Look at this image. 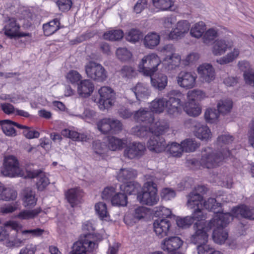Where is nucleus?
Instances as JSON below:
<instances>
[{
	"label": "nucleus",
	"mask_w": 254,
	"mask_h": 254,
	"mask_svg": "<svg viewBox=\"0 0 254 254\" xmlns=\"http://www.w3.org/2000/svg\"><path fill=\"white\" fill-rule=\"evenodd\" d=\"M85 70L87 76L97 82H103L107 77V71L100 64L94 61H90L85 65Z\"/></svg>",
	"instance_id": "39448f33"
},
{
	"label": "nucleus",
	"mask_w": 254,
	"mask_h": 254,
	"mask_svg": "<svg viewBox=\"0 0 254 254\" xmlns=\"http://www.w3.org/2000/svg\"><path fill=\"white\" fill-rule=\"evenodd\" d=\"M108 147L112 151L122 149L125 144L123 140L114 136H109L108 137Z\"/></svg>",
	"instance_id": "ea45409f"
},
{
	"label": "nucleus",
	"mask_w": 254,
	"mask_h": 254,
	"mask_svg": "<svg viewBox=\"0 0 254 254\" xmlns=\"http://www.w3.org/2000/svg\"><path fill=\"white\" fill-rule=\"evenodd\" d=\"M116 55L119 59L122 61H126L131 57V53L125 48H119L116 51Z\"/></svg>",
	"instance_id": "69168bd1"
},
{
	"label": "nucleus",
	"mask_w": 254,
	"mask_h": 254,
	"mask_svg": "<svg viewBox=\"0 0 254 254\" xmlns=\"http://www.w3.org/2000/svg\"><path fill=\"white\" fill-rule=\"evenodd\" d=\"M212 238L216 243L222 244L227 240L228 234L223 229H214Z\"/></svg>",
	"instance_id": "09e8293b"
},
{
	"label": "nucleus",
	"mask_w": 254,
	"mask_h": 254,
	"mask_svg": "<svg viewBox=\"0 0 254 254\" xmlns=\"http://www.w3.org/2000/svg\"><path fill=\"white\" fill-rule=\"evenodd\" d=\"M95 209L99 217L102 219L109 216L107 205L104 202H100L96 203Z\"/></svg>",
	"instance_id": "bf43d9fd"
},
{
	"label": "nucleus",
	"mask_w": 254,
	"mask_h": 254,
	"mask_svg": "<svg viewBox=\"0 0 254 254\" xmlns=\"http://www.w3.org/2000/svg\"><path fill=\"white\" fill-rule=\"evenodd\" d=\"M239 53L240 52L238 49H234L232 52L228 53L225 56L217 60V62L220 64H227L236 59L238 57Z\"/></svg>",
	"instance_id": "49530a36"
},
{
	"label": "nucleus",
	"mask_w": 254,
	"mask_h": 254,
	"mask_svg": "<svg viewBox=\"0 0 254 254\" xmlns=\"http://www.w3.org/2000/svg\"><path fill=\"white\" fill-rule=\"evenodd\" d=\"M206 29L205 24L202 21L194 24L190 30V34L196 38L201 37Z\"/></svg>",
	"instance_id": "a19ab883"
},
{
	"label": "nucleus",
	"mask_w": 254,
	"mask_h": 254,
	"mask_svg": "<svg viewBox=\"0 0 254 254\" xmlns=\"http://www.w3.org/2000/svg\"><path fill=\"white\" fill-rule=\"evenodd\" d=\"M187 96L188 100L196 102L204 99L206 97L205 94L200 90L189 91Z\"/></svg>",
	"instance_id": "603ef678"
},
{
	"label": "nucleus",
	"mask_w": 254,
	"mask_h": 254,
	"mask_svg": "<svg viewBox=\"0 0 254 254\" xmlns=\"http://www.w3.org/2000/svg\"><path fill=\"white\" fill-rule=\"evenodd\" d=\"M150 127L152 134L162 136L168 131L169 125L166 121L159 120L155 122L153 121L151 124Z\"/></svg>",
	"instance_id": "393cba45"
},
{
	"label": "nucleus",
	"mask_w": 254,
	"mask_h": 254,
	"mask_svg": "<svg viewBox=\"0 0 254 254\" xmlns=\"http://www.w3.org/2000/svg\"><path fill=\"white\" fill-rule=\"evenodd\" d=\"M59 24L60 22L57 19L44 24L43 26L44 34L46 36H50L54 34L59 29Z\"/></svg>",
	"instance_id": "58836bf2"
},
{
	"label": "nucleus",
	"mask_w": 254,
	"mask_h": 254,
	"mask_svg": "<svg viewBox=\"0 0 254 254\" xmlns=\"http://www.w3.org/2000/svg\"><path fill=\"white\" fill-rule=\"evenodd\" d=\"M41 208L38 207L33 210H23L15 215V217L20 220H29L34 218L42 212Z\"/></svg>",
	"instance_id": "c756f323"
},
{
	"label": "nucleus",
	"mask_w": 254,
	"mask_h": 254,
	"mask_svg": "<svg viewBox=\"0 0 254 254\" xmlns=\"http://www.w3.org/2000/svg\"><path fill=\"white\" fill-rule=\"evenodd\" d=\"M136 176V171L132 169H121L118 175V179L119 181L125 182L134 178Z\"/></svg>",
	"instance_id": "c9c22d12"
},
{
	"label": "nucleus",
	"mask_w": 254,
	"mask_h": 254,
	"mask_svg": "<svg viewBox=\"0 0 254 254\" xmlns=\"http://www.w3.org/2000/svg\"><path fill=\"white\" fill-rule=\"evenodd\" d=\"M197 72L202 82L210 83L215 79V70L210 64H204L199 65Z\"/></svg>",
	"instance_id": "2eb2a0df"
},
{
	"label": "nucleus",
	"mask_w": 254,
	"mask_h": 254,
	"mask_svg": "<svg viewBox=\"0 0 254 254\" xmlns=\"http://www.w3.org/2000/svg\"><path fill=\"white\" fill-rule=\"evenodd\" d=\"M176 223L180 228H188L193 223V218L190 216L184 218L178 217L176 220Z\"/></svg>",
	"instance_id": "0e129e2a"
},
{
	"label": "nucleus",
	"mask_w": 254,
	"mask_h": 254,
	"mask_svg": "<svg viewBox=\"0 0 254 254\" xmlns=\"http://www.w3.org/2000/svg\"><path fill=\"white\" fill-rule=\"evenodd\" d=\"M61 134L62 135L70 138L75 141H86L87 137L84 134H80L78 132L69 130L68 129H63Z\"/></svg>",
	"instance_id": "f704fd0d"
},
{
	"label": "nucleus",
	"mask_w": 254,
	"mask_h": 254,
	"mask_svg": "<svg viewBox=\"0 0 254 254\" xmlns=\"http://www.w3.org/2000/svg\"><path fill=\"white\" fill-rule=\"evenodd\" d=\"M20 203L18 201H15L1 207L0 212L3 214L11 213L18 210H20Z\"/></svg>",
	"instance_id": "6e6d98bb"
},
{
	"label": "nucleus",
	"mask_w": 254,
	"mask_h": 254,
	"mask_svg": "<svg viewBox=\"0 0 254 254\" xmlns=\"http://www.w3.org/2000/svg\"><path fill=\"white\" fill-rule=\"evenodd\" d=\"M136 99L139 101H141L147 98L149 96L148 89L142 83H138L136 86L132 89Z\"/></svg>",
	"instance_id": "473e14b6"
},
{
	"label": "nucleus",
	"mask_w": 254,
	"mask_h": 254,
	"mask_svg": "<svg viewBox=\"0 0 254 254\" xmlns=\"http://www.w3.org/2000/svg\"><path fill=\"white\" fill-rule=\"evenodd\" d=\"M66 78L72 84H78V82L81 81L82 76L77 71L71 70L67 73Z\"/></svg>",
	"instance_id": "680f3d73"
},
{
	"label": "nucleus",
	"mask_w": 254,
	"mask_h": 254,
	"mask_svg": "<svg viewBox=\"0 0 254 254\" xmlns=\"http://www.w3.org/2000/svg\"><path fill=\"white\" fill-rule=\"evenodd\" d=\"M102 237L99 234L87 233L81 235L79 240L74 243L72 250L68 254H88L98 248Z\"/></svg>",
	"instance_id": "f257e3e1"
},
{
	"label": "nucleus",
	"mask_w": 254,
	"mask_h": 254,
	"mask_svg": "<svg viewBox=\"0 0 254 254\" xmlns=\"http://www.w3.org/2000/svg\"><path fill=\"white\" fill-rule=\"evenodd\" d=\"M183 94L180 91L173 90L170 93L168 100H165V107L167 113L171 115L178 114L181 109V100Z\"/></svg>",
	"instance_id": "0eeeda50"
},
{
	"label": "nucleus",
	"mask_w": 254,
	"mask_h": 254,
	"mask_svg": "<svg viewBox=\"0 0 254 254\" xmlns=\"http://www.w3.org/2000/svg\"><path fill=\"white\" fill-rule=\"evenodd\" d=\"M134 119L138 122H142L150 126L154 120V117L153 113L150 111L140 109L135 112Z\"/></svg>",
	"instance_id": "b1692460"
},
{
	"label": "nucleus",
	"mask_w": 254,
	"mask_h": 254,
	"mask_svg": "<svg viewBox=\"0 0 254 254\" xmlns=\"http://www.w3.org/2000/svg\"><path fill=\"white\" fill-rule=\"evenodd\" d=\"M192 127L194 134L201 140H207L211 137V133L207 126L196 120L191 121Z\"/></svg>",
	"instance_id": "f3484780"
},
{
	"label": "nucleus",
	"mask_w": 254,
	"mask_h": 254,
	"mask_svg": "<svg viewBox=\"0 0 254 254\" xmlns=\"http://www.w3.org/2000/svg\"><path fill=\"white\" fill-rule=\"evenodd\" d=\"M181 58L178 54H172L166 56L164 59L165 64L168 70L176 69L180 66Z\"/></svg>",
	"instance_id": "bb28decb"
},
{
	"label": "nucleus",
	"mask_w": 254,
	"mask_h": 254,
	"mask_svg": "<svg viewBox=\"0 0 254 254\" xmlns=\"http://www.w3.org/2000/svg\"><path fill=\"white\" fill-rule=\"evenodd\" d=\"M110 121L111 133L116 134L122 130L123 125L119 120L110 118Z\"/></svg>",
	"instance_id": "774afa93"
},
{
	"label": "nucleus",
	"mask_w": 254,
	"mask_h": 254,
	"mask_svg": "<svg viewBox=\"0 0 254 254\" xmlns=\"http://www.w3.org/2000/svg\"><path fill=\"white\" fill-rule=\"evenodd\" d=\"M219 117L218 111L215 109H208L204 114V118L207 122L215 123Z\"/></svg>",
	"instance_id": "13d9d810"
},
{
	"label": "nucleus",
	"mask_w": 254,
	"mask_h": 254,
	"mask_svg": "<svg viewBox=\"0 0 254 254\" xmlns=\"http://www.w3.org/2000/svg\"><path fill=\"white\" fill-rule=\"evenodd\" d=\"M183 243V241L179 237H171L162 241L161 247L164 251L168 253L173 252L179 249Z\"/></svg>",
	"instance_id": "aec40b11"
},
{
	"label": "nucleus",
	"mask_w": 254,
	"mask_h": 254,
	"mask_svg": "<svg viewBox=\"0 0 254 254\" xmlns=\"http://www.w3.org/2000/svg\"><path fill=\"white\" fill-rule=\"evenodd\" d=\"M79 193L80 190L77 189H71L66 192V198L72 207L76 204Z\"/></svg>",
	"instance_id": "de8ad7c7"
},
{
	"label": "nucleus",
	"mask_w": 254,
	"mask_h": 254,
	"mask_svg": "<svg viewBox=\"0 0 254 254\" xmlns=\"http://www.w3.org/2000/svg\"><path fill=\"white\" fill-rule=\"evenodd\" d=\"M17 158L13 155L5 156L0 173L4 176L14 177L21 174Z\"/></svg>",
	"instance_id": "423d86ee"
},
{
	"label": "nucleus",
	"mask_w": 254,
	"mask_h": 254,
	"mask_svg": "<svg viewBox=\"0 0 254 254\" xmlns=\"http://www.w3.org/2000/svg\"><path fill=\"white\" fill-rule=\"evenodd\" d=\"M20 26L17 23L16 19L14 17H8L5 21V24L4 26L5 35L8 37L12 39L16 37H31V34L26 32H20Z\"/></svg>",
	"instance_id": "6e6552de"
},
{
	"label": "nucleus",
	"mask_w": 254,
	"mask_h": 254,
	"mask_svg": "<svg viewBox=\"0 0 254 254\" xmlns=\"http://www.w3.org/2000/svg\"><path fill=\"white\" fill-rule=\"evenodd\" d=\"M110 118H104L99 121L97 124V128L102 133H110L111 125H110Z\"/></svg>",
	"instance_id": "3c124183"
},
{
	"label": "nucleus",
	"mask_w": 254,
	"mask_h": 254,
	"mask_svg": "<svg viewBox=\"0 0 254 254\" xmlns=\"http://www.w3.org/2000/svg\"><path fill=\"white\" fill-rule=\"evenodd\" d=\"M160 36L156 33L147 34L143 39V44L146 48L153 49L160 42Z\"/></svg>",
	"instance_id": "7c9ffc66"
},
{
	"label": "nucleus",
	"mask_w": 254,
	"mask_h": 254,
	"mask_svg": "<svg viewBox=\"0 0 254 254\" xmlns=\"http://www.w3.org/2000/svg\"><path fill=\"white\" fill-rule=\"evenodd\" d=\"M233 107V102L230 99L220 100L217 104V111L219 113L226 115L231 112Z\"/></svg>",
	"instance_id": "79ce46f5"
},
{
	"label": "nucleus",
	"mask_w": 254,
	"mask_h": 254,
	"mask_svg": "<svg viewBox=\"0 0 254 254\" xmlns=\"http://www.w3.org/2000/svg\"><path fill=\"white\" fill-rule=\"evenodd\" d=\"M0 126L3 133L7 136L16 135V131L13 127L12 121L9 120L0 121Z\"/></svg>",
	"instance_id": "e433bc0d"
},
{
	"label": "nucleus",
	"mask_w": 254,
	"mask_h": 254,
	"mask_svg": "<svg viewBox=\"0 0 254 254\" xmlns=\"http://www.w3.org/2000/svg\"><path fill=\"white\" fill-rule=\"evenodd\" d=\"M165 107V100L157 99L153 100L150 104V109L152 113H162Z\"/></svg>",
	"instance_id": "a18cd8bd"
},
{
	"label": "nucleus",
	"mask_w": 254,
	"mask_h": 254,
	"mask_svg": "<svg viewBox=\"0 0 254 254\" xmlns=\"http://www.w3.org/2000/svg\"><path fill=\"white\" fill-rule=\"evenodd\" d=\"M231 154L230 151L226 148L223 149L221 151H214L211 148L207 147L202 152L199 163L204 168H214L221 165L224 160L230 157Z\"/></svg>",
	"instance_id": "f03ea898"
},
{
	"label": "nucleus",
	"mask_w": 254,
	"mask_h": 254,
	"mask_svg": "<svg viewBox=\"0 0 254 254\" xmlns=\"http://www.w3.org/2000/svg\"><path fill=\"white\" fill-rule=\"evenodd\" d=\"M141 34L139 30L132 29L128 32L126 38L127 41L135 43L139 41Z\"/></svg>",
	"instance_id": "338daca9"
},
{
	"label": "nucleus",
	"mask_w": 254,
	"mask_h": 254,
	"mask_svg": "<svg viewBox=\"0 0 254 254\" xmlns=\"http://www.w3.org/2000/svg\"><path fill=\"white\" fill-rule=\"evenodd\" d=\"M94 90V84L89 79L81 80L77 84V93L80 96L86 98L91 95Z\"/></svg>",
	"instance_id": "4be33fe9"
},
{
	"label": "nucleus",
	"mask_w": 254,
	"mask_h": 254,
	"mask_svg": "<svg viewBox=\"0 0 254 254\" xmlns=\"http://www.w3.org/2000/svg\"><path fill=\"white\" fill-rule=\"evenodd\" d=\"M171 225L169 219L158 218L153 223L154 231L156 235L161 238L167 235Z\"/></svg>",
	"instance_id": "6ab92c4d"
},
{
	"label": "nucleus",
	"mask_w": 254,
	"mask_h": 254,
	"mask_svg": "<svg viewBox=\"0 0 254 254\" xmlns=\"http://www.w3.org/2000/svg\"><path fill=\"white\" fill-rule=\"evenodd\" d=\"M193 228L194 233L190 237V242L195 245H202L206 243L208 241V235L206 231L209 229L208 227L205 228L202 222H196Z\"/></svg>",
	"instance_id": "1a4fd4ad"
},
{
	"label": "nucleus",
	"mask_w": 254,
	"mask_h": 254,
	"mask_svg": "<svg viewBox=\"0 0 254 254\" xmlns=\"http://www.w3.org/2000/svg\"><path fill=\"white\" fill-rule=\"evenodd\" d=\"M234 217H242L250 220H254V207L242 205L233 208L232 210Z\"/></svg>",
	"instance_id": "412c9836"
},
{
	"label": "nucleus",
	"mask_w": 254,
	"mask_h": 254,
	"mask_svg": "<svg viewBox=\"0 0 254 254\" xmlns=\"http://www.w3.org/2000/svg\"><path fill=\"white\" fill-rule=\"evenodd\" d=\"M124 36L123 32L121 30L110 31L105 33L103 37L105 39L110 41H117L121 39Z\"/></svg>",
	"instance_id": "864d4df0"
},
{
	"label": "nucleus",
	"mask_w": 254,
	"mask_h": 254,
	"mask_svg": "<svg viewBox=\"0 0 254 254\" xmlns=\"http://www.w3.org/2000/svg\"><path fill=\"white\" fill-rule=\"evenodd\" d=\"M146 149L145 144L140 142H133L129 144L124 151L125 157L133 159L142 156Z\"/></svg>",
	"instance_id": "dca6fc26"
},
{
	"label": "nucleus",
	"mask_w": 254,
	"mask_h": 254,
	"mask_svg": "<svg viewBox=\"0 0 254 254\" xmlns=\"http://www.w3.org/2000/svg\"><path fill=\"white\" fill-rule=\"evenodd\" d=\"M153 6L160 10H166L170 8L172 2L171 0H152Z\"/></svg>",
	"instance_id": "5fc2aeb1"
},
{
	"label": "nucleus",
	"mask_w": 254,
	"mask_h": 254,
	"mask_svg": "<svg viewBox=\"0 0 254 254\" xmlns=\"http://www.w3.org/2000/svg\"><path fill=\"white\" fill-rule=\"evenodd\" d=\"M17 192L9 188L4 187L0 200L10 201L14 200L17 197Z\"/></svg>",
	"instance_id": "8fccbe9b"
},
{
	"label": "nucleus",
	"mask_w": 254,
	"mask_h": 254,
	"mask_svg": "<svg viewBox=\"0 0 254 254\" xmlns=\"http://www.w3.org/2000/svg\"><path fill=\"white\" fill-rule=\"evenodd\" d=\"M196 78L195 73L183 71L177 76V82L181 87L189 89L195 86Z\"/></svg>",
	"instance_id": "f8f14e48"
},
{
	"label": "nucleus",
	"mask_w": 254,
	"mask_h": 254,
	"mask_svg": "<svg viewBox=\"0 0 254 254\" xmlns=\"http://www.w3.org/2000/svg\"><path fill=\"white\" fill-rule=\"evenodd\" d=\"M150 81L152 86L161 91L167 86L168 79L166 75L161 73L154 77L151 76Z\"/></svg>",
	"instance_id": "c85d7f7f"
},
{
	"label": "nucleus",
	"mask_w": 254,
	"mask_h": 254,
	"mask_svg": "<svg viewBox=\"0 0 254 254\" xmlns=\"http://www.w3.org/2000/svg\"><path fill=\"white\" fill-rule=\"evenodd\" d=\"M158 180L153 178L144 183L142 191L137 194V198L142 204L152 206L156 204L159 200L157 195Z\"/></svg>",
	"instance_id": "7ed1b4c3"
},
{
	"label": "nucleus",
	"mask_w": 254,
	"mask_h": 254,
	"mask_svg": "<svg viewBox=\"0 0 254 254\" xmlns=\"http://www.w3.org/2000/svg\"><path fill=\"white\" fill-rule=\"evenodd\" d=\"M190 29V24L187 20H181L178 22L175 28L169 34V38L172 40H177L184 37Z\"/></svg>",
	"instance_id": "a211bd4d"
},
{
	"label": "nucleus",
	"mask_w": 254,
	"mask_h": 254,
	"mask_svg": "<svg viewBox=\"0 0 254 254\" xmlns=\"http://www.w3.org/2000/svg\"><path fill=\"white\" fill-rule=\"evenodd\" d=\"M184 110L190 116L196 117L201 113V109L196 102L188 100L186 103Z\"/></svg>",
	"instance_id": "72a5a7b5"
},
{
	"label": "nucleus",
	"mask_w": 254,
	"mask_h": 254,
	"mask_svg": "<svg viewBox=\"0 0 254 254\" xmlns=\"http://www.w3.org/2000/svg\"><path fill=\"white\" fill-rule=\"evenodd\" d=\"M112 205L125 206L127 203V197L125 193H116L111 199Z\"/></svg>",
	"instance_id": "c03bdc74"
},
{
	"label": "nucleus",
	"mask_w": 254,
	"mask_h": 254,
	"mask_svg": "<svg viewBox=\"0 0 254 254\" xmlns=\"http://www.w3.org/2000/svg\"><path fill=\"white\" fill-rule=\"evenodd\" d=\"M169 146L162 136L153 135L147 143L148 149L154 153H160L164 151Z\"/></svg>",
	"instance_id": "4468645a"
},
{
	"label": "nucleus",
	"mask_w": 254,
	"mask_h": 254,
	"mask_svg": "<svg viewBox=\"0 0 254 254\" xmlns=\"http://www.w3.org/2000/svg\"><path fill=\"white\" fill-rule=\"evenodd\" d=\"M233 216L230 213H216L215 216L208 223L209 229L215 227L214 229H223L233 220Z\"/></svg>",
	"instance_id": "9b49d317"
},
{
	"label": "nucleus",
	"mask_w": 254,
	"mask_h": 254,
	"mask_svg": "<svg viewBox=\"0 0 254 254\" xmlns=\"http://www.w3.org/2000/svg\"><path fill=\"white\" fill-rule=\"evenodd\" d=\"M202 200V196L194 191L190 192L188 196L187 205L190 209H194L195 207H199V205Z\"/></svg>",
	"instance_id": "4c0bfd02"
},
{
	"label": "nucleus",
	"mask_w": 254,
	"mask_h": 254,
	"mask_svg": "<svg viewBox=\"0 0 254 254\" xmlns=\"http://www.w3.org/2000/svg\"><path fill=\"white\" fill-rule=\"evenodd\" d=\"M218 36L216 30L210 28L207 30L203 36V42L206 44H209Z\"/></svg>",
	"instance_id": "052dcab7"
},
{
	"label": "nucleus",
	"mask_w": 254,
	"mask_h": 254,
	"mask_svg": "<svg viewBox=\"0 0 254 254\" xmlns=\"http://www.w3.org/2000/svg\"><path fill=\"white\" fill-rule=\"evenodd\" d=\"M183 149L184 151L187 152H193L198 147V145L195 140L192 139H187L183 142H182Z\"/></svg>",
	"instance_id": "4d7b16f0"
},
{
	"label": "nucleus",
	"mask_w": 254,
	"mask_h": 254,
	"mask_svg": "<svg viewBox=\"0 0 254 254\" xmlns=\"http://www.w3.org/2000/svg\"><path fill=\"white\" fill-rule=\"evenodd\" d=\"M169 150L170 154L174 157H180L184 151L182 144H178L176 142L171 143Z\"/></svg>",
	"instance_id": "e2e57ef3"
},
{
	"label": "nucleus",
	"mask_w": 254,
	"mask_h": 254,
	"mask_svg": "<svg viewBox=\"0 0 254 254\" xmlns=\"http://www.w3.org/2000/svg\"><path fill=\"white\" fill-rule=\"evenodd\" d=\"M92 150L95 157L104 158L108 150V147L104 142L97 140L93 142Z\"/></svg>",
	"instance_id": "cd10ccee"
},
{
	"label": "nucleus",
	"mask_w": 254,
	"mask_h": 254,
	"mask_svg": "<svg viewBox=\"0 0 254 254\" xmlns=\"http://www.w3.org/2000/svg\"><path fill=\"white\" fill-rule=\"evenodd\" d=\"M203 206L206 209L213 211L215 213L220 212L221 210V204L217 202L215 198L211 197L203 202Z\"/></svg>",
	"instance_id": "37998d69"
},
{
	"label": "nucleus",
	"mask_w": 254,
	"mask_h": 254,
	"mask_svg": "<svg viewBox=\"0 0 254 254\" xmlns=\"http://www.w3.org/2000/svg\"><path fill=\"white\" fill-rule=\"evenodd\" d=\"M98 93L100 95V98L97 101L101 108H108L111 107L114 103L115 97V92L114 90L110 87L103 86L99 90Z\"/></svg>",
	"instance_id": "9d476101"
},
{
	"label": "nucleus",
	"mask_w": 254,
	"mask_h": 254,
	"mask_svg": "<svg viewBox=\"0 0 254 254\" xmlns=\"http://www.w3.org/2000/svg\"><path fill=\"white\" fill-rule=\"evenodd\" d=\"M131 132L139 138H144L151 134L150 126H136L131 128Z\"/></svg>",
	"instance_id": "2f4dec72"
},
{
	"label": "nucleus",
	"mask_w": 254,
	"mask_h": 254,
	"mask_svg": "<svg viewBox=\"0 0 254 254\" xmlns=\"http://www.w3.org/2000/svg\"><path fill=\"white\" fill-rule=\"evenodd\" d=\"M161 61L155 54H151L144 56L138 64V70L144 75L151 76L157 70Z\"/></svg>",
	"instance_id": "20e7f679"
},
{
	"label": "nucleus",
	"mask_w": 254,
	"mask_h": 254,
	"mask_svg": "<svg viewBox=\"0 0 254 254\" xmlns=\"http://www.w3.org/2000/svg\"><path fill=\"white\" fill-rule=\"evenodd\" d=\"M22 201L25 207L30 208L34 206L37 202L35 193L31 188H26L23 190L22 193Z\"/></svg>",
	"instance_id": "5701e85b"
},
{
	"label": "nucleus",
	"mask_w": 254,
	"mask_h": 254,
	"mask_svg": "<svg viewBox=\"0 0 254 254\" xmlns=\"http://www.w3.org/2000/svg\"><path fill=\"white\" fill-rule=\"evenodd\" d=\"M26 176L29 178H37L36 184L37 188L39 191L44 190L49 185L50 181L44 173L40 170H31L26 169Z\"/></svg>",
	"instance_id": "ddd939ff"
},
{
	"label": "nucleus",
	"mask_w": 254,
	"mask_h": 254,
	"mask_svg": "<svg viewBox=\"0 0 254 254\" xmlns=\"http://www.w3.org/2000/svg\"><path fill=\"white\" fill-rule=\"evenodd\" d=\"M231 48V46L227 41L224 39H217L213 43L212 52L215 56H220Z\"/></svg>",
	"instance_id": "a878e982"
}]
</instances>
